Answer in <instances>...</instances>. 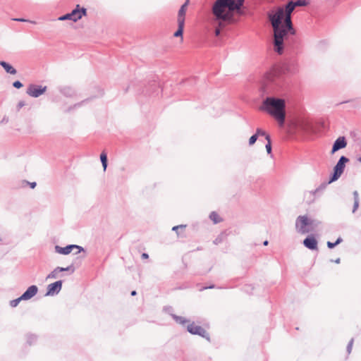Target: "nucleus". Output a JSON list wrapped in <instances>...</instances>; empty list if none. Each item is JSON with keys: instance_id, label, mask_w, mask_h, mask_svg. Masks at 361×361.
<instances>
[{"instance_id": "nucleus-18", "label": "nucleus", "mask_w": 361, "mask_h": 361, "mask_svg": "<svg viewBox=\"0 0 361 361\" xmlns=\"http://www.w3.org/2000/svg\"><path fill=\"white\" fill-rule=\"evenodd\" d=\"M209 218L214 224H218L222 221V219L216 212H212L209 215Z\"/></svg>"}, {"instance_id": "nucleus-16", "label": "nucleus", "mask_w": 361, "mask_h": 361, "mask_svg": "<svg viewBox=\"0 0 361 361\" xmlns=\"http://www.w3.org/2000/svg\"><path fill=\"white\" fill-rule=\"evenodd\" d=\"M0 65L5 69L7 73L13 75L16 73V70L8 63L5 61H0Z\"/></svg>"}, {"instance_id": "nucleus-11", "label": "nucleus", "mask_w": 361, "mask_h": 361, "mask_svg": "<svg viewBox=\"0 0 361 361\" xmlns=\"http://www.w3.org/2000/svg\"><path fill=\"white\" fill-rule=\"evenodd\" d=\"M188 3L189 0H186L185 3L183 5H182L180 8L179 9L177 16V23L185 24L186 11Z\"/></svg>"}, {"instance_id": "nucleus-12", "label": "nucleus", "mask_w": 361, "mask_h": 361, "mask_svg": "<svg viewBox=\"0 0 361 361\" xmlns=\"http://www.w3.org/2000/svg\"><path fill=\"white\" fill-rule=\"evenodd\" d=\"M317 244L314 235H309L303 240V245L310 250H317Z\"/></svg>"}, {"instance_id": "nucleus-15", "label": "nucleus", "mask_w": 361, "mask_h": 361, "mask_svg": "<svg viewBox=\"0 0 361 361\" xmlns=\"http://www.w3.org/2000/svg\"><path fill=\"white\" fill-rule=\"evenodd\" d=\"M185 24L178 23V29L173 33L174 37H179L180 42L182 43L183 42V30H184Z\"/></svg>"}, {"instance_id": "nucleus-13", "label": "nucleus", "mask_w": 361, "mask_h": 361, "mask_svg": "<svg viewBox=\"0 0 361 361\" xmlns=\"http://www.w3.org/2000/svg\"><path fill=\"white\" fill-rule=\"evenodd\" d=\"M38 288L36 286L32 285L30 286L27 290L20 296V299L27 300L32 298L37 293Z\"/></svg>"}, {"instance_id": "nucleus-37", "label": "nucleus", "mask_w": 361, "mask_h": 361, "mask_svg": "<svg viewBox=\"0 0 361 361\" xmlns=\"http://www.w3.org/2000/svg\"><path fill=\"white\" fill-rule=\"evenodd\" d=\"M339 261H340V259H338L336 260V262L338 263Z\"/></svg>"}, {"instance_id": "nucleus-30", "label": "nucleus", "mask_w": 361, "mask_h": 361, "mask_svg": "<svg viewBox=\"0 0 361 361\" xmlns=\"http://www.w3.org/2000/svg\"><path fill=\"white\" fill-rule=\"evenodd\" d=\"M185 226L179 225V226H173L172 229H173V231H177L180 228H185Z\"/></svg>"}, {"instance_id": "nucleus-22", "label": "nucleus", "mask_w": 361, "mask_h": 361, "mask_svg": "<svg viewBox=\"0 0 361 361\" xmlns=\"http://www.w3.org/2000/svg\"><path fill=\"white\" fill-rule=\"evenodd\" d=\"M310 123L308 121H304L300 125V128L305 131H308L310 130Z\"/></svg>"}, {"instance_id": "nucleus-35", "label": "nucleus", "mask_w": 361, "mask_h": 361, "mask_svg": "<svg viewBox=\"0 0 361 361\" xmlns=\"http://www.w3.org/2000/svg\"><path fill=\"white\" fill-rule=\"evenodd\" d=\"M264 245H268V241H267V240H265V241L264 242Z\"/></svg>"}, {"instance_id": "nucleus-32", "label": "nucleus", "mask_w": 361, "mask_h": 361, "mask_svg": "<svg viewBox=\"0 0 361 361\" xmlns=\"http://www.w3.org/2000/svg\"><path fill=\"white\" fill-rule=\"evenodd\" d=\"M30 187H31L32 188H35V186H36V183H35V182H33V183H30Z\"/></svg>"}, {"instance_id": "nucleus-20", "label": "nucleus", "mask_w": 361, "mask_h": 361, "mask_svg": "<svg viewBox=\"0 0 361 361\" xmlns=\"http://www.w3.org/2000/svg\"><path fill=\"white\" fill-rule=\"evenodd\" d=\"M173 318L177 323L180 324H185L188 322L184 317L180 316L173 315Z\"/></svg>"}, {"instance_id": "nucleus-27", "label": "nucleus", "mask_w": 361, "mask_h": 361, "mask_svg": "<svg viewBox=\"0 0 361 361\" xmlns=\"http://www.w3.org/2000/svg\"><path fill=\"white\" fill-rule=\"evenodd\" d=\"M257 139V135H253L252 136H251L249 140V145H254Z\"/></svg>"}, {"instance_id": "nucleus-31", "label": "nucleus", "mask_w": 361, "mask_h": 361, "mask_svg": "<svg viewBox=\"0 0 361 361\" xmlns=\"http://www.w3.org/2000/svg\"><path fill=\"white\" fill-rule=\"evenodd\" d=\"M149 257L147 253H143L142 255V259H147Z\"/></svg>"}, {"instance_id": "nucleus-10", "label": "nucleus", "mask_w": 361, "mask_h": 361, "mask_svg": "<svg viewBox=\"0 0 361 361\" xmlns=\"http://www.w3.org/2000/svg\"><path fill=\"white\" fill-rule=\"evenodd\" d=\"M62 286V282L61 281H56L53 283H51L47 287V295H53L56 293H58Z\"/></svg>"}, {"instance_id": "nucleus-4", "label": "nucleus", "mask_w": 361, "mask_h": 361, "mask_svg": "<svg viewBox=\"0 0 361 361\" xmlns=\"http://www.w3.org/2000/svg\"><path fill=\"white\" fill-rule=\"evenodd\" d=\"M314 221L307 215L299 216L295 222L296 231L300 234H305L314 230Z\"/></svg>"}, {"instance_id": "nucleus-3", "label": "nucleus", "mask_w": 361, "mask_h": 361, "mask_svg": "<svg viewBox=\"0 0 361 361\" xmlns=\"http://www.w3.org/2000/svg\"><path fill=\"white\" fill-rule=\"evenodd\" d=\"M262 109L274 117L280 126H283L286 118V102L283 99L267 97L262 104Z\"/></svg>"}, {"instance_id": "nucleus-23", "label": "nucleus", "mask_w": 361, "mask_h": 361, "mask_svg": "<svg viewBox=\"0 0 361 361\" xmlns=\"http://www.w3.org/2000/svg\"><path fill=\"white\" fill-rule=\"evenodd\" d=\"M266 140H267V144L266 145V149L268 152V154H270L271 152V139L269 135H266Z\"/></svg>"}, {"instance_id": "nucleus-7", "label": "nucleus", "mask_w": 361, "mask_h": 361, "mask_svg": "<svg viewBox=\"0 0 361 361\" xmlns=\"http://www.w3.org/2000/svg\"><path fill=\"white\" fill-rule=\"evenodd\" d=\"M55 250H56V252H58L59 254L68 255L71 252H74L75 254H78L82 250V248L78 245H70L65 247H61L59 245H56L55 247Z\"/></svg>"}, {"instance_id": "nucleus-19", "label": "nucleus", "mask_w": 361, "mask_h": 361, "mask_svg": "<svg viewBox=\"0 0 361 361\" xmlns=\"http://www.w3.org/2000/svg\"><path fill=\"white\" fill-rule=\"evenodd\" d=\"M100 159L102 164L104 171H106L107 167V154L105 151H103L100 154Z\"/></svg>"}, {"instance_id": "nucleus-29", "label": "nucleus", "mask_w": 361, "mask_h": 361, "mask_svg": "<svg viewBox=\"0 0 361 361\" xmlns=\"http://www.w3.org/2000/svg\"><path fill=\"white\" fill-rule=\"evenodd\" d=\"M353 340L352 339L348 345V347H347V349H348V353H350L351 350H352V348H353Z\"/></svg>"}, {"instance_id": "nucleus-5", "label": "nucleus", "mask_w": 361, "mask_h": 361, "mask_svg": "<svg viewBox=\"0 0 361 361\" xmlns=\"http://www.w3.org/2000/svg\"><path fill=\"white\" fill-rule=\"evenodd\" d=\"M86 15V9L85 8H79V5L76 6V8L72 11L71 13H67L64 16H61L59 20H71L74 22L80 20L83 16Z\"/></svg>"}, {"instance_id": "nucleus-1", "label": "nucleus", "mask_w": 361, "mask_h": 361, "mask_svg": "<svg viewBox=\"0 0 361 361\" xmlns=\"http://www.w3.org/2000/svg\"><path fill=\"white\" fill-rule=\"evenodd\" d=\"M306 0L290 1L286 7H278L269 14V19L274 30V50L281 54L283 50L284 41L289 35H294L295 30L291 21V13L296 6H303L307 4Z\"/></svg>"}, {"instance_id": "nucleus-17", "label": "nucleus", "mask_w": 361, "mask_h": 361, "mask_svg": "<svg viewBox=\"0 0 361 361\" xmlns=\"http://www.w3.org/2000/svg\"><path fill=\"white\" fill-rule=\"evenodd\" d=\"M68 270V268H62V267H57L55 269H54L47 277V279H56L58 276V274L60 271H63Z\"/></svg>"}, {"instance_id": "nucleus-25", "label": "nucleus", "mask_w": 361, "mask_h": 361, "mask_svg": "<svg viewBox=\"0 0 361 361\" xmlns=\"http://www.w3.org/2000/svg\"><path fill=\"white\" fill-rule=\"evenodd\" d=\"M21 300H23V299H20V298H17V299H16V300H11V301L10 302V305H11V307H16V306L18 305V303H19V302H20V301H21Z\"/></svg>"}, {"instance_id": "nucleus-6", "label": "nucleus", "mask_w": 361, "mask_h": 361, "mask_svg": "<svg viewBox=\"0 0 361 361\" xmlns=\"http://www.w3.org/2000/svg\"><path fill=\"white\" fill-rule=\"evenodd\" d=\"M348 161V159L345 157L342 156L338 160V163L334 167V173L333 177L331 179V181H334L337 180L341 175L343 173L345 164Z\"/></svg>"}, {"instance_id": "nucleus-21", "label": "nucleus", "mask_w": 361, "mask_h": 361, "mask_svg": "<svg viewBox=\"0 0 361 361\" xmlns=\"http://www.w3.org/2000/svg\"><path fill=\"white\" fill-rule=\"evenodd\" d=\"M354 196H355V201H354V207H353V212H355L359 206V197H358L357 192L355 191L354 192Z\"/></svg>"}, {"instance_id": "nucleus-26", "label": "nucleus", "mask_w": 361, "mask_h": 361, "mask_svg": "<svg viewBox=\"0 0 361 361\" xmlns=\"http://www.w3.org/2000/svg\"><path fill=\"white\" fill-rule=\"evenodd\" d=\"M255 135H257V137H258V136H259V135H262V136H265L266 137V135H267V134L263 130H262L260 128H257V132H256V133Z\"/></svg>"}, {"instance_id": "nucleus-36", "label": "nucleus", "mask_w": 361, "mask_h": 361, "mask_svg": "<svg viewBox=\"0 0 361 361\" xmlns=\"http://www.w3.org/2000/svg\"><path fill=\"white\" fill-rule=\"evenodd\" d=\"M23 105V104L22 103H20V104H19V106H22Z\"/></svg>"}, {"instance_id": "nucleus-9", "label": "nucleus", "mask_w": 361, "mask_h": 361, "mask_svg": "<svg viewBox=\"0 0 361 361\" xmlns=\"http://www.w3.org/2000/svg\"><path fill=\"white\" fill-rule=\"evenodd\" d=\"M47 87L31 85L27 87V93L33 97H37L45 92Z\"/></svg>"}, {"instance_id": "nucleus-14", "label": "nucleus", "mask_w": 361, "mask_h": 361, "mask_svg": "<svg viewBox=\"0 0 361 361\" xmlns=\"http://www.w3.org/2000/svg\"><path fill=\"white\" fill-rule=\"evenodd\" d=\"M347 145V142L344 137H339L334 142L331 153L334 154L336 151L345 148Z\"/></svg>"}, {"instance_id": "nucleus-8", "label": "nucleus", "mask_w": 361, "mask_h": 361, "mask_svg": "<svg viewBox=\"0 0 361 361\" xmlns=\"http://www.w3.org/2000/svg\"><path fill=\"white\" fill-rule=\"evenodd\" d=\"M187 329L192 334L199 335L204 338L208 336L207 331L202 326H198L195 323L190 324L188 326Z\"/></svg>"}, {"instance_id": "nucleus-2", "label": "nucleus", "mask_w": 361, "mask_h": 361, "mask_svg": "<svg viewBox=\"0 0 361 361\" xmlns=\"http://www.w3.org/2000/svg\"><path fill=\"white\" fill-rule=\"evenodd\" d=\"M244 0H216L212 7V13L219 27L215 30V35L220 34L221 29L234 22L235 15L243 14L241 7Z\"/></svg>"}, {"instance_id": "nucleus-24", "label": "nucleus", "mask_w": 361, "mask_h": 361, "mask_svg": "<svg viewBox=\"0 0 361 361\" xmlns=\"http://www.w3.org/2000/svg\"><path fill=\"white\" fill-rule=\"evenodd\" d=\"M342 242V238H338L335 243H331L330 241L327 242V246L329 248L332 249L334 248L336 245L339 244Z\"/></svg>"}, {"instance_id": "nucleus-38", "label": "nucleus", "mask_w": 361, "mask_h": 361, "mask_svg": "<svg viewBox=\"0 0 361 361\" xmlns=\"http://www.w3.org/2000/svg\"><path fill=\"white\" fill-rule=\"evenodd\" d=\"M359 161H361V158L359 159Z\"/></svg>"}, {"instance_id": "nucleus-33", "label": "nucleus", "mask_w": 361, "mask_h": 361, "mask_svg": "<svg viewBox=\"0 0 361 361\" xmlns=\"http://www.w3.org/2000/svg\"><path fill=\"white\" fill-rule=\"evenodd\" d=\"M14 20H18V21H26V20L23 19V18H17V19H14Z\"/></svg>"}, {"instance_id": "nucleus-28", "label": "nucleus", "mask_w": 361, "mask_h": 361, "mask_svg": "<svg viewBox=\"0 0 361 361\" xmlns=\"http://www.w3.org/2000/svg\"><path fill=\"white\" fill-rule=\"evenodd\" d=\"M13 87H15L16 88H20V87H23V84H22L20 81H18V80L15 81V82H13Z\"/></svg>"}, {"instance_id": "nucleus-34", "label": "nucleus", "mask_w": 361, "mask_h": 361, "mask_svg": "<svg viewBox=\"0 0 361 361\" xmlns=\"http://www.w3.org/2000/svg\"><path fill=\"white\" fill-rule=\"evenodd\" d=\"M136 294H137V293H136V291H135V290H133V291L131 292V295H133V296L135 295Z\"/></svg>"}]
</instances>
